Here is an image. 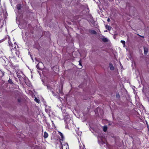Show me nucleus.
<instances>
[{
    "mask_svg": "<svg viewBox=\"0 0 149 149\" xmlns=\"http://www.w3.org/2000/svg\"><path fill=\"white\" fill-rule=\"evenodd\" d=\"M66 124L67 125L66 127H68L69 126H70L71 124L72 123L71 118L70 117V116L67 115L64 118Z\"/></svg>",
    "mask_w": 149,
    "mask_h": 149,
    "instance_id": "f257e3e1",
    "label": "nucleus"
},
{
    "mask_svg": "<svg viewBox=\"0 0 149 149\" xmlns=\"http://www.w3.org/2000/svg\"><path fill=\"white\" fill-rule=\"evenodd\" d=\"M8 44L9 46L11 47L10 48L11 49V51H12V49H14L15 48H16V44L15 43H14V44L13 45L12 44L11 42L10 41H9Z\"/></svg>",
    "mask_w": 149,
    "mask_h": 149,
    "instance_id": "f03ea898",
    "label": "nucleus"
},
{
    "mask_svg": "<svg viewBox=\"0 0 149 149\" xmlns=\"http://www.w3.org/2000/svg\"><path fill=\"white\" fill-rule=\"evenodd\" d=\"M89 20L88 21L91 24H92L93 26H96L97 25V23L96 21L94 20V19H89Z\"/></svg>",
    "mask_w": 149,
    "mask_h": 149,
    "instance_id": "7ed1b4c3",
    "label": "nucleus"
},
{
    "mask_svg": "<svg viewBox=\"0 0 149 149\" xmlns=\"http://www.w3.org/2000/svg\"><path fill=\"white\" fill-rule=\"evenodd\" d=\"M47 88L49 90H50L54 96H56V94L54 93L53 91V89L52 88H51L49 86H47Z\"/></svg>",
    "mask_w": 149,
    "mask_h": 149,
    "instance_id": "20e7f679",
    "label": "nucleus"
},
{
    "mask_svg": "<svg viewBox=\"0 0 149 149\" xmlns=\"http://www.w3.org/2000/svg\"><path fill=\"white\" fill-rule=\"evenodd\" d=\"M102 40L104 42H107L108 41V39L104 36H102L101 38Z\"/></svg>",
    "mask_w": 149,
    "mask_h": 149,
    "instance_id": "39448f33",
    "label": "nucleus"
},
{
    "mask_svg": "<svg viewBox=\"0 0 149 149\" xmlns=\"http://www.w3.org/2000/svg\"><path fill=\"white\" fill-rule=\"evenodd\" d=\"M105 27L106 29L109 30H110L111 29V27L110 26L108 25H105Z\"/></svg>",
    "mask_w": 149,
    "mask_h": 149,
    "instance_id": "423d86ee",
    "label": "nucleus"
},
{
    "mask_svg": "<svg viewBox=\"0 0 149 149\" xmlns=\"http://www.w3.org/2000/svg\"><path fill=\"white\" fill-rule=\"evenodd\" d=\"M48 133L46 132L44 133V137L45 139H46L48 137Z\"/></svg>",
    "mask_w": 149,
    "mask_h": 149,
    "instance_id": "0eeeda50",
    "label": "nucleus"
},
{
    "mask_svg": "<svg viewBox=\"0 0 149 149\" xmlns=\"http://www.w3.org/2000/svg\"><path fill=\"white\" fill-rule=\"evenodd\" d=\"M109 67L110 69L111 70H114V68L112 64L110 63L109 64Z\"/></svg>",
    "mask_w": 149,
    "mask_h": 149,
    "instance_id": "6e6552de",
    "label": "nucleus"
},
{
    "mask_svg": "<svg viewBox=\"0 0 149 149\" xmlns=\"http://www.w3.org/2000/svg\"><path fill=\"white\" fill-rule=\"evenodd\" d=\"M144 54H147L148 53V50L147 48L144 47Z\"/></svg>",
    "mask_w": 149,
    "mask_h": 149,
    "instance_id": "1a4fd4ad",
    "label": "nucleus"
},
{
    "mask_svg": "<svg viewBox=\"0 0 149 149\" xmlns=\"http://www.w3.org/2000/svg\"><path fill=\"white\" fill-rule=\"evenodd\" d=\"M21 8V5L18 4L17 6V9L18 10H20Z\"/></svg>",
    "mask_w": 149,
    "mask_h": 149,
    "instance_id": "9d476101",
    "label": "nucleus"
},
{
    "mask_svg": "<svg viewBox=\"0 0 149 149\" xmlns=\"http://www.w3.org/2000/svg\"><path fill=\"white\" fill-rule=\"evenodd\" d=\"M15 53L17 56L19 57L20 54L19 51H16Z\"/></svg>",
    "mask_w": 149,
    "mask_h": 149,
    "instance_id": "9b49d317",
    "label": "nucleus"
},
{
    "mask_svg": "<svg viewBox=\"0 0 149 149\" xmlns=\"http://www.w3.org/2000/svg\"><path fill=\"white\" fill-rule=\"evenodd\" d=\"M8 82L9 83H10L11 84H13V83L12 80L11 79H9L8 80Z\"/></svg>",
    "mask_w": 149,
    "mask_h": 149,
    "instance_id": "f8f14e48",
    "label": "nucleus"
},
{
    "mask_svg": "<svg viewBox=\"0 0 149 149\" xmlns=\"http://www.w3.org/2000/svg\"><path fill=\"white\" fill-rule=\"evenodd\" d=\"M91 33L92 34H96L97 33L96 32L95 30H92L91 31Z\"/></svg>",
    "mask_w": 149,
    "mask_h": 149,
    "instance_id": "ddd939ff",
    "label": "nucleus"
},
{
    "mask_svg": "<svg viewBox=\"0 0 149 149\" xmlns=\"http://www.w3.org/2000/svg\"><path fill=\"white\" fill-rule=\"evenodd\" d=\"M120 42L123 44V46L125 47V41L124 40H121Z\"/></svg>",
    "mask_w": 149,
    "mask_h": 149,
    "instance_id": "4468645a",
    "label": "nucleus"
},
{
    "mask_svg": "<svg viewBox=\"0 0 149 149\" xmlns=\"http://www.w3.org/2000/svg\"><path fill=\"white\" fill-rule=\"evenodd\" d=\"M103 131L104 132H106L107 131V127L106 126H104L103 127Z\"/></svg>",
    "mask_w": 149,
    "mask_h": 149,
    "instance_id": "2eb2a0df",
    "label": "nucleus"
},
{
    "mask_svg": "<svg viewBox=\"0 0 149 149\" xmlns=\"http://www.w3.org/2000/svg\"><path fill=\"white\" fill-rule=\"evenodd\" d=\"M40 63L42 64V63L40 62V63H38L36 66L37 68L38 69H39V70L40 69V68H39V64Z\"/></svg>",
    "mask_w": 149,
    "mask_h": 149,
    "instance_id": "dca6fc26",
    "label": "nucleus"
},
{
    "mask_svg": "<svg viewBox=\"0 0 149 149\" xmlns=\"http://www.w3.org/2000/svg\"><path fill=\"white\" fill-rule=\"evenodd\" d=\"M59 134L61 136L62 139L63 138V134L60 132H58Z\"/></svg>",
    "mask_w": 149,
    "mask_h": 149,
    "instance_id": "f3484780",
    "label": "nucleus"
},
{
    "mask_svg": "<svg viewBox=\"0 0 149 149\" xmlns=\"http://www.w3.org/2000/svg\"><path fill=\"white\" fill-rule=\"evenodd\" d=\"M35 100L38 103L39 102V100L37 98H35Z\"/></svg>",
    "mask_w": 149,
    "mask_h": 149,
    "instance_id": "a211bd4d",
    "label": "nucleus"
},
{
    "mask_svg": "<svg viewBox=\"0 0 149 149\" xmlns=\"http://www.w3.org/2000/svg\"><path fill=\"white\" fill-rule=\"evenodd\" d=\"M116 96V97L117 98H119L120 97V95L119 94H117Z\"/></svg>",
    "mask_w": 149,
    "mask_h": 149,
    "instance_id": "6ab92c4d",
    "label": "nucleus"
},
{
    "mask_svg": "<svg viewBox=\"0 0 149 149\" xmlns=\"http://www.w3.org/2000/svg\"><path fill=\"white\" fill-rule=\"evenodd\" d=\"M59 93L61 94H62V92L61 91H60V90H59Z\"/></svg>",
    "mask_w": 149,
    "mask_h": 149,
    "instance_id": "aec40b11",
    "label": "nucleus"
},
{
    "mask_svg": "<svg viewBox=\"0 0 149 149\" xmlns=\"http://www.w3.org/2000/svg\"><path fill=\"white\" fill-rule=\"evenodd\" d=\"M18 102H21V100L20 99H18Z\"/></svg>",
    "mask_w": 149,
    "mask_h": 149,
    "instance_id": "412c9836",
    "label": "nucleus"
},
{
    "mask_svg": "<svg viewBox=\"0 0 149 149\" xmlns=\"http://www.w3.org/2000/svg\"><path fill=\"white\" fill-rule=\"evenodd\" d=\"M107 21L108 22H109L110 21V19H107Z\"/></svg>",
    "mask_w": 149,
    "mask_h": 149,
    "instance_id": "4be33fe9",
    "label": "nucleus"
},
{
    "mask_svg": "<svg viewBox=\"0 0 149 149\" xmlns=\"http://www.w3.org/2000/svg\"><path fill=\"white\" fill-rule=\"evenodd\" d=\"M101 143L102 144H104L105 143V142H103V141H102L101 142Z\"/></svg>",
    "mask_w": 149,
    "mask_h": 149,
    "instance_id": "5701e85b",
    "label": "nucleus"
},
{
    "mask_svg": "<svg viewBox=\"0 0 149 149\" xmlns=\"http://www.w3.org/2000/svg\"><path fill=\"white\" fill-rule=\"evenodd\" d=\"M6 18H7V17L5 15L4 17V19H6Z\"/></svg>",
    "mask_w": 149,
    "mask_h": 149,
    "instance_id": "b1692460",
    "label": "nucleus"
},
{
    "mask_svg": "<svg viewBox=\"0 0 149 149\" xmlns=\"http://www.w3.org/2000/svg\"><path fill=\"white\" fill-rule=\"evenodd\" d=\"M79 65H81V64L80 63V61H79Z\"/></svg>",
    "mask_w": 149,
    "mask_h": 149,
    "instance_id": "393cba45",
    "label": "nucleus"
},
{
    "mask_svg": "<svg viewBox=\"0 0 149 149\" xmlns=\"http://www.w3.org/2000/svg\"><path fill=\"white\" fill-rule=\"evenodd\" d=\"M141 36V37L143 38H144V36Z\"/></svg>",
    "mask_w": 149,
    "mask_h": 149,
    "instance_id": "a878e982",
    "label": "nucleus"
},
{
    "mask_svg": "<svg viewBox=\"0 0 149 149\" xmlns=\"http://www.w3.org/2000/svg\"><path fill=\"white\" fill-rule=\"evenodd\" d=\"M2 42V40H0V43L1 42Z\"/></svg>",
    "mask_w": 149,
    "mask_h": 149,
    "instance_id": "bb28decb",
    "label": "nucleus"
},
{
    "mask_svg": "<svg viewBox=\"0 0 149 149\" xmlns=\"http://www.w3.org/2000/svg\"><path fill=\"white\" fill-rule=\"evenodd\" d=\"M17 19H18V20H19V19H16V21H17Z\"/></svg>",
    "mask_w": 149,
    "mask_h": 149,
    "instance_id": "cd10ccee",
    "label": "nucleus"
},
{
    "mask_svg": "<svg viewBox=\"0 0 149 149\" xmlns=\"http://www.w3.org/2000/svg\"><path fill=\"white\" fill-rule=\"evenodd\" d=\"M104 31L105 32H107V31Z\"/></svg>",
    "mask_w": 149,
    "mask_h": 149,
    "instance_id": "c85d7f7f",
    "label": "nucleus"
}]
</instances>
